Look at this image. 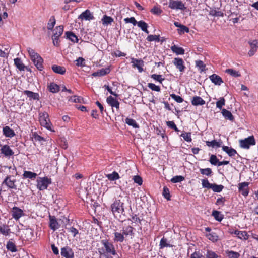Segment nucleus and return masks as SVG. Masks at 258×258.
<instances>
[{
	"mask_svg": "<svg viewBox=\"0 0 258 258\" xmlns=\"http://www.w3.org/2000/svg\"><path fill=\"white\" fill-rule=\"evenodd\" d=\"M101 243L103 247L98 249L100 255H103L106 258H112V256L117 254L114 245L108 240H102Z\"/></svg>",
	"mask_w": 258,
	"mask_h": 258,
	"instance_id": "obj_1",
	"label": "nucleus"
},
{
	"mask_svg": "<svg viewBox=\"0 0 258 258\" xmlns=\"http://www.w3.org/2000/svg\"><path fill=\"white\" fill-rule=\"evenodd\" d=\"M27 50L34 65L36 67L38 70L42 71L43 69V59L42 58L39 54L36 53L35 51L31 48H28Z\"/></svg>",
	"mask_w": 258,
	"mask_h": 258,
	"instance_id": "obj_2",
	"label": "nucleus"
},
{
	"mask_svg": "<svg viewBox=\"0 0 258 258\" xmlns=\"http://www.w3.org/2000/svg\"><path fill=\"white\" fill-rule=\"evenodd\" d=\"M111 210L116 218L121 217V214H123L124 211L123 208V203L120 200H115L111 205Z\"/></svg>",
	"mask_w": 258,
	"mask_h": 258,
	"instance_id": "obj_3",
	"label": "nucleus"
},
{
	"mask_svg": "<svg viewBox=\"0 0 258 258\" xmlns=\"http://www.w3.org/2000/svg\"><path fill=\"white\" fill-rule=\"evenodd\" d=\"M49 115L46 112H41L39 113V121L41 125L47 129L54 132V131L51 128L52 124L50 122Z\"/></svg>",
	"mask_w": 258,
	"mask_h": 258,
	"instance_id": "obj_4",
	"label": "nucleus"
},
{
	"mask_svg": "<svg viewBox=\"0 0 258 258\" xmlns=\"http://www.w3.org/2000/svg\"><path fill=\"white\" fill-rule=\"evenodd\" d=\"M37 181V187L40 190H43L47 189L48 185L51 183V179L47 177L43 178L39 177Z\"/></svg>",
	"mask_w": 258,
	"mask_h": 258,
	"instance_id": "obj_5",
	"label": "nucleus"
},
{
	"mask_svg": "<svg viewBox=\"0 0 258 258\" xmlns=\"http://www.w3.org/2000/svg\"><path fill=\"white\" fill-rule=\"evenodd\" d=\"M255 144V141L253 136H250L244 140L240 141L241 147L245 149H249L250 145H254Z\"/></svg>",
	"mask_w": 258,
	"mask_h": 258,
	"instance_id": "obj_6",
	"label": "nucleus"
},
{
	"mask_svg": "<svg viewBox=\"0 0 258 258\" xmlns=\"http://www.w3.org/2000/svg\"><path fill=\"white\" fill-rule=\"evenodd\" d=\"M169 7L172 9L184 10L186 7L181 1H176L170 0L169 2Z\"/></svg>",
	"mask_w": 258,
	"mask_h": 258,
	"instance_id": "obj_7",
	"label": "nucleus"
},
{
	"mask_svg": "<svg viewBox=\"0 0 258 258\" xmlns=\"http://www.w3.org/2000/svg\"><path fill=\"white\" fill-rule=\"evenodd\" d=\"M60 253L61 256L65 258H73L74 254L73 250L68 246H66L61 249Z\"/></svg>",
	"mask_w": 258,
	"mask_h": 258,
	"instance_id": "obj_8",
	"label": "nucleus"
},
{
	"mask_svg": "<svg viewBox=\"0 0 258 258\" xmlns=\"http://www.w3.org/2000/svg\"><path fill=\"white\" fill-rule=\"evenodd\" d=\"M131 63L133 64V68H137L139 72L143 71V67L144 66V62L141 59H138L132 58L131 59Z\"/></svg>",
	"mask_w": 258,
	"mask_h": 258,
	"instance_id": "obj_9",
	"label": "nucleus"
},
{
	"mask_svg": "<svg viewBox=\"0 0 258 258\" xmlns=\"http://www.w3.org/2000/svg\"><path fill=\"white\" fill-rule=\"evenodd\" d=\"M134 228L131 226L123 227L122 231L125 238L127 237L132 238L134 236Z\"/></svg>",
	"mask_w": 258,
	"mask_h": 258,
	"instance_id": "obj_10",
	"label": "nucleus"
},
{
	"mask_svg": "<svg viewBox=\"0 0 258 258\" xmlns=\"http://www.w3.org/2000/svg\"><path fill=\"white\" fill-rule=\"evenodd\" d=\"M1 146V149H0L1 153L4 155L6 157H10L14 155V152L10 148V146L8 145H5Z\"/></svg>",
	"mask_w": 258,
	"mask_h": 258,
	"instance_id": "obj_11",
	"label": "nucleus"
},
{
	"mask_svg": "<svg viewBox=\"0 0 258 258\" xmlns=\"http://www.w3.org/2000/svg\"><path fill=\"white\" fill-rule=\"evenodd\" d=\"M15 180H11V176L7 175L2 182V185H6L11 189H16V185L15 184Z\"/></svg>",
	"mask_w": 258,
	"mask_h": 258,
	"instance_id": "obj_12",
	"label": "nucleus"
},
{
	"mask_svg": "<svg viewBox=\"0 0 258 258\" xmlns=\"http://www.w3.org/2000/svg\"><path fill=\"white\" fill-rule=\"evenodd\" d=\"M173 63L180 72L184 71L185 67L184 65V61L182 58H175Z\"/></svg>",
	"mask_w": 258,
	"mask_h": 258,
	"instance_id": "obj_13",
	"label": "nucleus"
},
{
	"mask_svg": "<svg viewBox=\"0 0 258 258\" xmlns=\"http://www.w3.org/2000/svg\"><path fill=\"white\" fill-rule=\"evenodd\" d=\"M49 227L54 231L59 227V225L56 217L49 215Z\"/></svg>",
	"mask_w": 258,
	"mask_h": 258,
	"instance_id": "obj_14",
	"label": "nucleus"
},
{
	"mask_svg": "<svg viewBox=\"0 0 258 258\" xmlns=\"http://www.w3.org/2000/svg\"><path fill=\"white\" fill-rule=\"evenodd\" d=\"M24 215L22 210L17 207H14L12 209V215L15 220H18Z\"/></svg>",
	"mask_w": 258,
	"mask_h": 258,
	"instance_id": "obj_15",
	"label": "nucleus"
},
{
	"mask_svg": "<svg viewBox=\"0 0 258 258\" xmlns=\"http://www.w3.org/2000/svg\"><path fill=\"white\" fill-rule=\"evenodd\" d=\"M248 43L250 46V50L249 51L248 54L249 56H252L257 51V49L258 48V41L256 40H254L252 41H249Z\"/></svg>",
	"mask_w": 258,
	"mask_h": 258,
	"instance_id": "obj_16",
	"label": "nucleus"
},
{
	"mask_svg": "<svg viewBox=\"0 0 258 258\" xmlns=\"http://www.w3.org/2000/svg\"><path fill=\"white\" fill-rule=\"evenodd\" d=\"M209 79L211 82L215 85L220 86L222 83H223L221 77L215 74H213L210 76Z\"/></svg>",
	"mask_w": 258,
	"mask_h": 258,
	"instance_id": "obj_17",
	"label": "nucleus"
},
{
	"mask_svg": "<svg viewBox=\"0 0 258 258\" xmlns=\"http://www.w3.org/2000/svg\"><path fill=\"white\" fill-rule=\"evenodd\" d=\"M248 183L246 182H242L239 184V190L241 194L244 196H246L248 194Z\"/></svg>",
	"mask_w": 258,
	"mask_h": 258,
	"instance_id": "obj_18",
	"label": "nucleus"
},
{
	"mask_svg": "<svg viewBox=\"0 0 258 258\" xmlns=\"http://www.w3.org/2000/svg\"><path fill=\"white\" fill-rule=\"evenodd\" d=\"M106 102L112 107H115L116 109H119V102L111 96L107 98Z\"/></svg>",
	"mask_w": 258,
	"mask_h": 258,
	"instance_id": "obj_19",
	"label": "nucleus"
},
{
	"mask_svg": "<svg viewBox=\"0 0 258 258\" xmlns=\"http://www.w3.org/2000/svg\"><path fill=\"white\" fill-rule=\"evenodd\" d=\"M3 132L6 137L12 138L15 135L14 130L8 126H6L3 128Z\"/></svg>",
	"mask_w": 258,
	"mask_h": 258,
	"instance_id": "obj_20",
	"label": "nucleus"
},
{
	"mask_svg": "<svg viewBox=\"0 0 258 258\" xmlns=\"http://www.w3.org/2000/svg\"><path fill=\"white\" fill-rule=\"evenodd\" d=\"M79 18L84 19L86 20H90L93 19L94 17L89 10H86L79 16Z\"/></svg>",
	"mask_w": 258,
	"mask_h": 258,
	"instance_id": "obj_21",
	"label": "nucleus"
},
{
	"mask_svg": "<svg viewBox=\"0 0 258 258\" xmlns=\"http://www.w3.org/2000/svg\"><path fill=\"white\" fill-rule=\"evenodd\" d=\"M191 103L194 106L203 105L205 101L200 96H194L191 100Z\"/></svg>",
	"mask_w": 258,
	"mask_h": 258,
	"instance_id": "obj_22",
	"label": "nucleus"
},
{
	"mask_svg": "<svg viewBox=\"0 0 258 258\" xmlns=\"http://www.w3.org/2000/svg\"><path fill=\"white\" fill-rule=\"evenodd\" d=\"M222 150L225 152L229 156L233 157L237 154V151L232 148L226 146H223L222 147Z\"/></svg>",
	"mask_w": 258,
	"mask_h": 258,
	"instance_id": "obj_23",
	"label": "nucleus"
},
{
	"mask_svg": "<svg viewBox=\"0 0 258 258\" xmlns=\"http://www.w3.org/2000/svg\"><path fill=\"white\" fill-rule=\"evenodd\" d=\"M110 71L109 68H102L96 72H94L92 75L93 76H102L108 74Z\"/></svg>",
	"mask_w": 258,
	"mask_h": 258,
	"instance_id": "obj_24",
	"label": "nucleus"
},
{
	"mask_svg": "<svg viewBox=\"0 0 258 258\" xmlns=\"http://www.w3.org/2000/svg\"><path fill=\"white\" fill-rule=\"evenodd\" d=\"M52 69L53 71L55 73L59 74L61 75L64 74L66 71V69L64 67L56 64L53 65L52 66Z\"/></svg>",
	"mask_w": 258,
	"mask_h": 258,
	"instance_id": "obj_25",
	"label": "nucleus"
},
{
	"mask_svg": "<svg viewBox=\"0 0 258 258\" xmlns=\"http://www.w3.org/2000/svg\"><path fill=\"white\" fill-rule=\"evenodd\" d=\"M114 237L113 238V240L115 242H122L124 239L125 237H124V235L122 233L119 232H115L114 233Z\"/></svg>",
	"mask_w": 258,
	"mask_h": 258,
	"instance_id": "obj_26",
	"label": "nucleus"
},
{
	"mask_svg": "<svg viewBox=\"0 0 258 258\" xmlns=\"http://www.w3.org/2000/svg\"><path fill=\"white\" fill-rule=\"evenodd\" d=\"M67 38L70 40L72 42L77 43L79 41L78 37L73 32L70 31H67L65 33Z\"/></svg>",
	"mask_w": 258,
	"mask_h": 258,
	"instance_id": "obj_27",
	"label": "nucleus"
},
{
	"mask_svg": "<svg viewBox=\"0 0 258 258\" xmlns=\"http://www.w3.org/2000/svg\"><path fill=\"white\" fill-rule=\"evenodd\" d=\"M24 94L27 95L30 99L39 100V94L29 90H25L23 92Z\"/></svg>",
	"mask_w": 258,
	"mask_h": 258,
	"instance_id": "obj_28",
	"label": "nucleus"
},
{
	"mask_svg": "<svg viewBox=\"0 0 258 258\" xmlns=\"http://www.w3.org/2000/svg\"><path fill=\"white\" fill-rule=\"evenodd\" d=\"M171 49L173 52L176 53L177 55H182L184 54V50L183 48L178 47L174 45L171 47Z\"/></svg>",
	"mask_w": 258,
	"mask_h": 258,
	"instance_id": "obj_29",
	"label": "nucleus"
},
{
	"mask_svg": "<svg viewBox=\"0 0 258 258\" xmlns=\"http://www.w3.org/2000/svg\"><path fill=\"white\" fill-rule=\"evenodd\" d=\"M222 114L225 119H228L230 121H233L234 119V116L229 111L226 109L222 110Z\"/></svg>",
	"mask_w": 258,
	"mask_h": 258,
	"instance_id": "obj_30",
	"label": "nucleus"
},
{
	"mask_svg": "<svg viewBox=\"0 0 258 258\" xmlns=\"http://www.w3.org/2000/svg\"><path fill=\"white\" fill-rule=\"evenodd\" d=\"M0 233L6 236L9 235L10 233L9 226L5 224H0Z\"/></svg>",
	"mask_w": 258,
	"mask_h": 258,
	"instance_id": "obj_31",
	"label": "nucleus"
},
{
	"mask_svg": "<svg viewBox=\"0 0 258 258\" xmlns=\"http://www.w3.org/2000/svg\"><path fill=\"white\" fill-rule=\"evenodd\" d=\"M14 64L20 71H24L26 68L19 58L14 59Z\"/></svg>",
	"mask_w": 258,
	"mask_h": 258,
	"instance_id": "obj_32",
	"label": "nucleus"
},
{
	"mask_svg": "<svg viewBox=\"0 0 258 258\" xmlns=\"http://www.w3.org/2000/svg\"><path fill=\"white\" fill-rule=\"evenodd\" d=\"M6 248L8 250L12 252H15L17 251V249L16 245L11 240H9L6 245Z\"/></svg>",
	"mask_w": 258,
	"mask_h": 258,
	"instance_id": "obj_33",
	"label": "nucleus"
},
{
	"mask_svg": "<svg viewBox=\"0 0 258 258\" xmlns=\"http://www.w3.org/2000/svg\"><path fill=\"white\" fill-rule=\"evenodd\" d=\"M106 177L110 181H115L120 178L119 174L116 171H113L111 174H106Z\"/></svg>",
	"mask_w": 258,
	"mask_h": 258,
	"instance_id": "obj_34",
	"label": "nucleus"
},
{
	"mask_svg": "<svg viewBox=\"0 0 258 258\" xmlns=\"http://www.w3.org/2000/svg\"><path fill=\"white\" fill-rule=\"evenodd\" d=\"M54 31V33L52 36L59 37L63 33V26L62 25L57 26L55 28Z\"/></svg>",
	"mask_w": 258,
	"mask_h": 258,
	"instance_id": "obj_35",
	"label": "nucleus"
},
{
	"mask_svg": "<svg viewBox=\"0 0 258 258\" xmlns=\"http://www.w3.org/2000/svg\"><path fill=\"white\" fill-rule=\"evenodd\" d=\"M37 175L36 173L28 171H24L23 174L24 178H29L30 179H34L36 177Z\"/></svg>",
	"mask_w": 258,
	"mask_h": 258,
	"instance_id": "obj_36",
	"label": "nucleus"
},
{
	"mask_svg": "<svg viewBox=\"0 0 258 258\" xmlns=\"http://www.w3.org/2000/svg\"><path fill=\"white\" fill-rule=\"evenodd\" d=\"M139 27H140L142 31L145 32L146 33L148 34L149 31L147 30L148 25L143 21H140L137 22V24Z\"/></svg>",
	"mask_w": 258,
	"mask_h": 258,
	"instance_id": "obj_37",
	"label": "nucleus"
},
{
	"mask_svg": "<svg viewBox=\"0 0 258 258\" xmlns=\"http://www.w3.org/2000/svg\"><path fill=\"white\" fill-rule=\"evenodd\" d=\"M48 88L49 91L53 93H57L60 90V87L54 83H50L48 86Z\"/></svg>",
	"mask_w": 258,
	"mask_h": 258,
	"instance_id": "obj_38",
	"label": "nucleus"
},
{
	"mask_svg": "<svg viewBox=\"0 0 258 258\" xmlns=\"http://www.w3.org/2000/svg\"><path fill=\"white\" fill-rule=\"evenodd\" d=\"M225 72L232 77H238L241 76V74L239 71H236L232 69H227L225 70Z\"/></svg>",
	"mask_w": 258,
	"mask_h": 258,
	"instance_id": "obj_39",
	"label": "nucleus"
},
{
	"mask_svg": "<svg viewBox=\"0 0 258 258\" xmlns=\"http://www.w3.org/2000/svg\"><path fill=\"white\" fill-rule=\"evenodd\" d=\"M125 123L127 124L128 125L133 126L134 128H138L139 127V125L137 123L136 121L133 119L126 118L125 119Z\"/></svg>",
	"mask_w": 258,
	"mask_h": 258,
	"instance_id": "obj_40",
	"label": "nucleus"
},
{
	"mask_svg": "<svg viewBox=\"0 0 258 258\" xmlns=\"http://www.w3.org/2000/svg\"><path fill=\"white\" fill-rule=\"evenodd\" d=\"M225 252L228 258H239L240 256L238 252L232 250H227Z\"/></svg>",
	"mask_w": 258,
	"mask_h": 258,
	"instance_id": "obj_41",
	"label": "nucleus"
},
{
	"mask_svg": "<svg viewBox=\"0 0 258 258\" xmlns=\"http://www.w3.org/2000/svg\"><path fill=\"white\" fill-rule=\"evenodd\" d=\"M206 144L207 146L212 147L215 146L220 147L221 146V142H217L215 140H213L212 141H206Z\"/></svg>",
	"mask_w": 258,
	"mask_h": 258,
	"instance_id": "obj_42",
	"label": "nucleus"
},
{
	"mask_svg": "<svg viewBox=\"0 0 258 258\" xmlns=\"http://www.w3.org/2000/svg\"><path fill=\"white\" fill-rule=\"evenodd\" d=\"M102 21L103 25H108L109 24H111V23L113 21V19L111 17L104 15L102 19Z\"/></svg>",
	"mask_w": 258,
	"mask_h": 258,
	"instance_id": "obj_43",
	"label": "nucleus"
},
{
	"mask_svg": "<svg viewBox=\"0 0 258 258\" xmlns=\"http://www.w3.org/2000/svg\"><path fill=\"white\" fill-rule=\"evenodd\" d=\"M56 23V21L54 16H51L47 24V29L52 30Z\"/></svg>",
	"mask_w": 258,
	"mask_h": 258,
	"instance_id": "obj_44",
	"label": "nucleus"
},
{
	"mask_svg": "<svg viewBox=\"0 0 258 258\" xmlns=\"http://www.w3.org/2000/svg\"><path fill=\"white\" fill-rule=\"evenodd\" d=\"M223 188L224 186L222 185H217L216 184H212V187L211 188V189H212L213 191L215 192H220L223 190Z\"/></svg>",
	"mask_w": 258,
	"mask_h": 258,
	"instance_id": "obj_45",
	"label": "nucleus"
},
{
	"mask_svg": "<svg viewBox=\"0 0 258 258\" xmlns=\"http://www.w3.org/2000/svg\"><path fill=\"white\" fill-rule=\"evenodd\" d=\"M208 238L213 242H216L218 240V236L215 232H212L207 235Z\"/></svg>",
	"mask_w": 258,
	"mask_h": 258,
	"instance_id": "obj_46",
	"label": "nucleus"
},
{
	"mask_svg": "<svg viewBox=\"0 0 258 258\" xmlns=\"http://www.w3.org/2000/svg\"><path fill=\"white\" fill-rule=\"evenodd\" d=\"M196 67L199 68L201 72H203L206 70V66L204 62L200 60L196 61Z\"/></svg>",
	"mask_w": 258,
	"mask_h": 258,
	"instance_id": "obj_47",
	"label": "nucleus"
},
{
	"mask_svg": "<svg viewBox=\"0 0 258 258\" xmlns=\"http://www.w3.org/2000/svg\"><path fill=\"white\" fill-rule=\"evenodd\" d=\"M181 137H182L184 140L187 142H190L192 141L191 138V133L188 132H184L181 135Z\"/></svg>",
	"mask_w": 258,
	"mask_h": 258,
	"instance_id": "obj_48",
	"label": "nucleus"
},
{
	"mask_svg": "<svg viewBox=\"0 0 258 258\" xmlns=\"http://www.w3.org/2000/svg\"><path fill=\"white\" fill-rule=\"evenodd\" d=\"M164 197L167 200H170V194L169 189L166 187L164 186L163 187V190L162 193Z\"/></svg>",
	"mask_w": 258,
	"mask_h": 258,
	"instance_id": "obj_49",
	"label": "nucleus"
},
{
	"mask_svg": "<svg viewBox=\"0 0 258 258\" xmlns=\"http://www.w3.org/2000/svg\"><path fill=\"white\" fill-rule=\"evenodd\" d=\"M200 172L202 174L208 176H211L212 173L211 169H210L209 168H205V169H200Z\"/></svg>",
	"mask_w": 258,
	"mask_h": 258,
	"instance_id": "obj_50",
	"label": "nucleus"
},
{
	"mask_svg": "<svg viewBox=\"0 0 258 258\" xmlns=\"http://www.w3.org/2000/svg\"><path fill=\"white\" fill-rule=\"evenodd\" d=\"M184 180V177L181 175H177L173 177L171 179V181L172 183L180 182Z\"/></svg>",
	"mask_w": 258,
	"mask_h": 258,
	"instance_id": "obj_51",
	"label": "nucleus"
},
{
	"mask_svg": "<svg viewBox=\"0 0 258 258\" xmlns=\"http://www.w3.org/2000/svg\"><path fill=\"white\" fill-rule=\"evenodd\" d=\"M69 100L74 103H81L83 100V98L75 95L71 97Z\"/></svg>",
	"mask_w": 258,
	"mask_h": 258,
	"instance_id": "obj_52",
	"label": "nucleus"
},
{
	"mask_svg": "<svg viewBox=\"0 0 258 258\" xmlns=\"http://www.w3.org/2000/svg\"><path fill=\"white\" fill-rule=\"evenodd\" d=\"M212 216H213L215 219L218 221H221L223 219L220 212L218 211H213L212 212Z\"/></svg>",
	"mask_w": 258,
	"mask_h": 258,
	"instance_id": "obj_53",
	"label": "nucleus"
},
{
	"mask_svg": "<svg viewBox=\"0 0 258 258\" xmlns=\"http://www.w3.org/2000/svg\"><path fill=\"white\" fill-rule=\"evenodd\" d=\"M147 40L151 42L153 41H159V35H149L146 38Z\"/></svg>",
	"mask_w": 258,
	"mask_h": 258,
	"instance_id": "obj_54",
	"label": "nucleus"
},
{
	"mask_svg": "<svg viewBox=\"0 0 258 258\" xmlns=\"http://www.w3.org/2000/svg\"><path fill=\"white\" fill-rule=\"evenodd\" d=\"M177 30L178 33L181 34H184L185 32L188 33L189 32V28L184 25H181Z\"/></svg>",
	"mask_w": 258,
	"mask_h": 258,
	"instance_id": "obj_55",
	"label": "nucleus"
},
{
	"mask_svg": "<svg viewBox=\"0 0 258 258\" xmlns=\"http://www.w3.org/2000/svg\"><path fill=\"white\" fill-rule=\"evenodd\" d=\"M160 248H163L164 247H167L170 246V244L167 243V240L164 237L162 238L160 242Z\"/></svg>",
	"mask_w": 258,
	"mask_h": 258,
	"instance_id": "obj_56",
	"label": "nucleus"
},
{
	"mask_svg": "<svg viewBox=\"0 0 258 258\" xmlns=\"http://www.w3.org/2000/svg\"><path fill=\"white\" fill-rule=\"evenodd\" d=\"M225 100L223 97H220L219 100L216 102V107L221 109L222 107L225 105Z\"/></svg>",
	"mask_w": 258,
	"mask_h": 258,
	"instance_id": "obj_57",
	"label": "nucleus"
},
{
	"mask_svg": "<svg viewBox=\"0 0 258 258\" xmlns=\"http://www.w3.org/2000/svg\"><path fill=\"white\" fill-rule=\"evenodd\" d=\"M202 185L203 187L211 189L212 184L209 183L207 179L202 180Z\"/></svg>",
	"mask_w": 258,
	"mask_h": 258,
	"instance_id": "obj_58",
	"label": "nucleus"
},
{
	"mask_svg": "<svg viewBox=\"0 0 258 258\" xmlns=\"http://www.w3.org/2000/svg\"><path fill=\"white\" fill-rule=\"evenodd\" d=\"M209 162L210 163L214 165H218V163L219 162V160L217 159V157L215 155H212L210 156Z\"/></svg>",
	"mask_w": 258,
	"mask_h": 258,
	"instance_id": "obj_59",
	"label": "nucleus"
},
{
	"mask_svg": "<svg viewBox=\"0 0 258 258\" xmlns=\"http://www.w3.org/2000/svg\"><path fill=\"white\" fill-rule=\"evenodd\" d=\"M148 87L151 89L152 91H155L157 92H160V88L159 86L156 85L155 84L153 83H148Z\"/></svg>",
	"mask_w": 258,
	"mask_h": 258,
	"instance_id": "obj_60",
	"label": "nucleus"
},
{
	"mask_svg": "<svg viewBox=\"0 0 258 258\" xmlns=\"http://www.w3.org/2000/svg\"><path fill=\"white\" fill-rule=\"evenodd\" d=\"M167 125L169 127L173 130H174L176 132H179V130L177 127L175 123L172 121H168L166 122Z\"/></svg>",
	"mask_w": 258,
	"mask_h": 258,
	"instance_id": "obj_61",
	"label": "nucleus"
},
{
	"mask_svg": "<svg viewBox=\"0 0 258 258\" xmlns=\"http://www.w3.org/2000/svg\"><path fill=\"white\" fill-rule=\"evenodd\" d=\"M238 237L241 239L247 240L249 238V235L246 231H240Z\"/></svg>",
	"mask_w": 258,
	"mask_h": 258,
	"instance_id": "obj_62",
	"label": "nucleus"
},
{
	"mask_svg": "<svg viewBox=\"0 0 258 258\" xmlns=\"http://www.w3.org/2000/svg\"><path fill=\"white\" fill-rule=\"evenodd\" d=\"M206 256V258H217L218 255L214 251L208 250Z\"/></svg>",
	"mask_w": 258,
	"mask_h": 258,
	"instance_id": "obj_63",
	"label": "nucleus"
},
{
	"mask_svg": "<svg viewBox=\"0 0 258 258\" xmlns=\"http://www.w3.org/2000/svg\"><path fill=\"white\" fill-rule=\"evenodd\" d=\"M190 258H205L199 251H195L190 255Z\"/></svg>",
	"mask_w": 258,
	"mask_h": 258,
	"instance_id": "obj_64",
	"label": "nucleus"
}]
</instances>
